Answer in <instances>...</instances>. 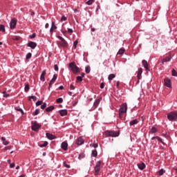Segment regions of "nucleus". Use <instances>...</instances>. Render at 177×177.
I'll return each mask as SVG.
<instances>
[{
    "label": "nucleus",
    "instance_id": "nucleus-5",
    "mask_svg": "<svg viewBox=\"0 0 177 177\" xmlns=\"http://www.w3.org/2000/svg\"><path fill=\"white\" fill-rule=\"evenodd\" d=\"M57 38L60 40L59 45L60 46H62V48H67L68 46V43L62 37V36H57Z\"/></svg>",
    "mask_w": 177,
    "mask_h": 177
},
{
    "label": "nucleus",
    "instance_id": "nucleus-53",
    "mask_svg": "<svg viewBox=\"0 0 177 177\" xmlns=\"http://www.w3.org/2000/svg\"><path fill=\"white\" fill-rule=\"evenodd\" d=\"M68 32H69L70 34H73V30L72 28H68Z\"/></svg>",
    "mask_w": 177,
    "mask_h": 177
},
{
    "label": "nucleus",
    "instance_id": "nucleus-22",
    "mask_svg": "<svg viewBox=\"0 0 177 177\" xmlns=\"http://www.w3.org/2000/svg\"><path fill=\"white\" fill-rule=\"evenodd\" d=\"M158 129L156 127H152L151 130L149 131V133H157Z\"/></svg>",
    "mask_w": 177,
    "mask_h": 177
},
{
    "label": "nucleus",
    "instance_id": "nucleus-62",
    "mask_svg": "<svg viewBox=\"0 0 177 177\" xmlns=\"http://www.w3.org/2000/svg\"><path fill=\"white\" fill-rule=\"evenodd\" d=\"M80 77H82V78H84V77H85V73H82Z\"/></svg>",
    "mask_w": 177,
    "mask_h": 177
},
{
    "label": "nucleus",
    "instance_id": "nucleus-21",
    "mask_svg": "<svg viewBox=\"0 0 177 177\" xmlns=\"http://www.w3.org/2000/svg\"><path fill=\"white\" fill-rule=\"evenodd\" d=\"M53 110H55V106H48V107H47L46 109V111L47 112V113H49V112H50V111H53Z\"/></svg>",
    "mask_w": 177,
    "mask_h": 177
},
{
    "label": "nucleus",
    "instance_id": "nucleus-51",
    "mask_svg": "<svg viewBox=\"0 0 177 177\" xmlns=\"http://www.w3.org/2000/svg\"><path fill=\"white\" fill-rule=\"evenodd\" d=\"M64 165L66 168H70V165H67V163H66V162H64Z\"/></svg>",
    "mask_w": 177,
    "mask_h": 177
},
{
    "label": "nucleus",
    "instance_id": "nucleus-39",
    "mask_svg": "<svg viewBox=\"0 0 177 177\" xmlns=\"http://www.w3.org/2000/svg\"><path fill=\"white\" fill-rule=\"evenodd\" d=\"M32 56V54H31V53H28L26 57V60H28Z\"/></svg>",
    "mask_w": 177,
    "mask_h": 177
},
{
    "label": "nucleus",
    "instance_id": "nucleus-45",
    "mask_svg": "<svg viewBox=\"0 0 177 177\" xmlns=\"http://www.w3.org/2000/svg\"><path fill=\"white\" fill-rule=\"evenodd\" d=\"M77 45H78V41L76 40L73 42V48L75 49L77 48Z\"/></svg>",
    "mask_w": 177,
    "mask_h": 177
},
{
    "label": "nucleus",
    "instance_id": "nucleus-57",
    "mask_svg": "<svg viewBox=\"0 0 177 177\" xmlns=\"http://www.w3.org/2000/svg\"><path fill=\"white\" fill-rule=\"evenodd\" d=\"M10 168H15V163H11V164L10 165Z\"/></svg>",
    "mask_w": 177,
    "mask_h": 177
},
{
    "label": "nucleus",
    "instance_id": "nucleus-50",
    "mask_svg": "<svg viewBox=\"0 0 177 177\" xmlns=\"http://www.w3.org/2000/svg\"><path fill=\"white\" fill-rule=\"evenodd\" d=\"M3 97H9V94H5L6 93V91H3Z\"/></svg>",
    "mask_w": 177,
    "mask_h": 177
},
{
    "label": "nucleus",
    "instance_id": "nucleus-64",
    "mask_svg": "<svg viewBox=\"0 0 177 177\" xmlns=\"http://www.w3.org/2000/svg\"><path fill=\"white\" fill-rule=\"evenodd\" d=\"M17 111H20L21 113H24L23 109H17Z\"/></svg>",
    "mask_w": 177,
    "mask_h": 177
},
{
    "label": "nucleus",
    "instance_id": "nucleus-59",
    "mask_svg": "<svg viewBox=\"0 0 177 177\" xmlns=\"http://www.w3.org/2000/svg\"><path fill=\"white\" fill-rule=\"evenodd\" d=\"M45 28H49V24H46Z\"/></svg>",
    "mask_w": 177,
    "mask_h": 177
},
{
    "label": "nucleus",
    "instance_id": "nucleus-40",
    "mask_svg": "<svg viewBox=\"0 0 177 177\" xmlns=\"http://www.w3.org/2000/svg\"><path fill=\"white\" fill-rule=\"evenodd\" d=\"M57 103H63V98L59 97L56 100Z\"/></svg>",
    "mask_w": 177,
    "mask_h": 177
},
{
    "label": "nucleus",
    "instance_id": "nucleus-56",
    "mask_svg": "<svg viewBox=\"0 0 177 177\" xmlns=\"http://www.w3.org/2000/svg\"><path fill=\"white\" fill-rule=\"evenodd\" d=\"M53 84H50V82H49V86H48V90L50 91V88H52V85Z\"/></svg>",
    "mask_w": 177,
    "mask_h": 177
},
{
    "label": "nucleus",
    "instance_id": "nucleus-35",
    "mask_svg": "<svg viewBox=\"0 0 177 177\" xmlns=\"http://www.w3.org/2000/svg\"><path fill=\"white\" fill-rule=\"evenodd\" d=\"M171 75L173 77H176L177 76V73H176V71L175 69H172V71H171Z\"/></svg>",
    "mask_w": 177,
    "mask_h": 177
},
{
    "label": "nucleus",
    "instance_id": "nucleus-23",
    "mask_svg": "<svg viewBox=\"0 0 177 177\" xmlns=\"http://www.w3.org/2000/svg\"><path fill=\"white\" fill-rule=\"evenodd\" d=\"M1 140H2L3 145H4V146H8V145H9V142L8 141H6V138H5V137H2Z\"/></svg>",
    "mask_w": 177,
    "mask_h": 177
},
{
    "label": "nucleus",
    "instance_id": "nucleus-2",
    "mask_svg": "<svg viewBox=\"0 0 177 177\" xmlns=\"http://www.w3.org/2000/svg\"><path fill=\"white\" fill-rule=\"evenodd\" d=\"M68 66L73 74L80 73V68L77 67L75 62L69 63Z\"/></svg>",
    "mask_w": 177,
    "mask_h": 177
},
{
    "label": "nucleus",
    "instance_id": "nucleus-1",
    "mask_svg": "<svg viewBox=\"0 0 177 177\" xmlns=\"http://www.w3.org/2000/svg\"><path fill=\"white\" fill-rule=\"evenodd\" d=\"M127 110H128V106L127 103H124L120 106V108L119 109L120 118H124V115L127 113Z\"/></svg>",
    "mask_w": 177,
    "mask_h": 177
},
{
    "label": "nucleus",
    "instance_id": "nucleus-63",
    "mask_svg": "<svg viewBox=\"0 0 177 177\" xmlns=\"http://www.w3.org/2000/svg\"><path fill=\"white\" fill-rule=\"evenodd\" d=\"M116 86H117V88H118V86H120V82H116Z\"/></svg>",
    "mask_w": 177,
    "mask_h": 177
},
{
    "label": "nucleus",
    "instance_id": "nucleus-3",
    "mask_svg": "<svg viewBox=\"0 0 177 177\" xmlns=\"http://www.w3.org/2000/svg\"><path fill=\"white\" fill-rule=\"evenodd\" d=\"M169 121H177V111H171L167 114Z\"/></svg>",
    "mask_w": 177,
    "mask_h": 177
},
{
    "label": "nucleus",
    "instance_id": "nucleus-30",
    "mask_svg": "<svg viewBox=\"0 0 177 177\" xmlns=\"http://www.w3.org/2000/svg\"><path fill=\"white\" fill-rule=\"evenodd\" d=\"M85 72L86 73V74H89V73H91V66H86Z\"/></svg>",
    "mask_w": 177,
    "mask_h": 177
},
{
    "label": "nucleus",
    "instance_id": "nucleus-12",
    "mask_svg": "<svg viewBox=\"0 0 177 177\" xmlns=\"http://www.w3.org/2000/svg\"><path fill=\"white\" fill-rule=\"evenodd\" d=\"M46 138L49 139V140H53L54 139H56V136H55L53 134H50L49 133H46Z\"/></svg>",
    "mask_w": 177,
    "mask_h": 177
},
{
    "label": "nucleus",
    "instance_id": "nucleus-60",
    "mask_svg": "<svg viewBox=\"0 0 177 177\" xmlns=\"http://www.w3.org/2000/svg\"><path fill=\"white\" fill-rule=\"evenodd\" d=\"M59 88L61 91H63V89H64V87L63 86H60Z\"/></svg>",
    "mask_w": 177,
    "mask_h": 177
},
{
    "label": "nucleus",
    "instance_id": "nucleus-49",
    "mask_svg": "<svg viewBox=\"0 0 177 177\" xmlns=\"http://www.w3.org/2000/svg\"><path fill=\"white\" fill-rule=\"evenodd\" d=\"M54 70L55 71H59V66H57V64L54 65Z\"/></svg>",
    "mask_w": 177,
    "mask_h": 177
},
{
    "label": "nucleus",
    "instance_id": "nucleus-18",
    "mask_svg": "<svg viewBox=\"0 0 177 177\" xmlns=\"http://www.w3.org/2000/svg\"><path fill=\"white\" fill-rule=\"evenodd\" d=\"M143 73V69H142V68H138V72L137 74V77L138 78V80H140V78H142V73Z\"/></svg>",
    "mask_w": 177,
    "mask_h": 177
},
{
    "label": "nucleus",
    "instance_id": "nucleus-46",
    "mask_svg": "<svg viewBox=\"0 0 177 177\" xmlns=\"http://www.w3.org/2000/svg\"><path fill=\"white\" fill-rule=\"evenodd\" d=\"M51 27H53V30H57V26H56V25H55L54 21L52 22V26Z\"/></svg>",
    "mask_w": 177,
    "mask_h": 177
},
{
    "label": "nucleus",
    "instance_id": "nucleus-48",
    "mask_svg": "<svg viewBox=\"0 0 177 177\" xmlns=\"http://www.w3.org/2000/svg\"><path fill=\"white\" fill-rule=\"evenodd\" d=\"M13 147V146L10 145V146H7L5 147V150H10V149H12Z\"/></svg>",
    "mask_w": 177,
    "mask_h": 177
},
{
    "label": "nucleus",
    "instance_id": "nucleus-52",
    "mask_svg": "<svg viewBox=\"0 0 177 177\" xmlns=\"http://www.w3.org/2000/svg\"><path fill=\"white\" fill-rule=\"evenodd\" d=\"M70 89H71V91H74V89H75V87L74 86V85L71 84V85H70Z\"/></svg>",
    "mask_w": 177,
    "mask_h": 177
},
{
    "label": "nucleus",
    "instance_id": "nucleus-36",
    "mask_svg": "<svg viewBox=\"0 0 177 177\" xmlns=\"http://www.w3.org/2000/svg\"><path fill=\"white\" fill-rule=\"evenodd\" d=\"M93 2H95V0H88L87 2H86V5H88L89 6H91V5L93 3Z\"/></svg>",
    "mask_w": 177,
    "mask_h": 177
},
{
    "label": "nucleus",
    "instance_id": "nucleus-38",
    "mask_svg": "<svg viewBox=\"0 0 177 177\" xmlns=\"http://www.w3.org/2000/svg\"><path fill=\"white\" fill-rule=\"evenodd\" d=\"M24 91H25V92H28V91H30V85L26 84L25 86Z\"/></svg>",
    "mask_w": 177,
    "mask_h": 177
},
{
    "label": "nucleus",
    "instance_id": "nucleus-31",
    "mask_svg": "<svg viewBox=\"0 0 177 177\" xmlns=\"http://www.w3.org/2000/svg\"><path fill=\"white\" fill-rule=\"evenodd\" d=\"M125 52V50L123 48H120L118 52V55H124Z\"/></svg>",
    "mask_w": 177,
    "mask_h": 177
},
{
    "label": "nucleus",
    "instance_id": "nucleus-14",
    "mask_svg": "<svg viewBox=\"0 0 177 177\" xmlns=\"http://www.w3.org/2000/svg\"><path fill=\"white\" fill-rule=\"evenodd\" d=\"M46 75V71L44 70L40 75V80L42 82H45V75Z\"/></svg>",
    "mask_w": 177,
    "mask_h": 177
},
{
    "label": "nucleus",
    "instance_id": "nucleus-47",
    "mask_svg": "<svg viewBox=\"0 0 177 177\" xmlns=\"http://www.w3.org/2000/svg\"><path fill=\"white\" fill-rule=\"evenodd\" d=\"M42 103H44L43 101H37L36 102V106H41V104H42Z\"/></svg>",
    "mask_w": 177,
    "mask_h": 177
},
{
    "label": "nucleus",
    "instance_id": "nucleus-42",
    "mask_svg": "<svg viewBox=\"0 0 177 177\" xmlns=\"http://www.w3.org/2000/svg\"><path fill=\"white\" fill-rule=\"evenodd\" d=\"M39 114V109H36L35 113H32V115H38Z\"/></svg>",
    "mask_w": 177,
    "mask_h": 177
},
{
    "label": "nucleus",
    "instance_id": "nucleus-20",
    "mask_svg": "<svg viewBox=\"0 0 177 177\" xmlns=\"http://www.w3.org/2000/svg\"><path fill=\"white\" fill-rule=\"evenodd\" d=\"M154 139H157V140H158V142H160V143H162V145H164V142H162V139L158 136H155V137H152L151 138V140H154Z\"/></svg>",
    "mask_w": 177,
    "mask_h": 177
},
{
    "label": "nucleus",
    "instance_id": "nucleus-6",
    "mask_svg": "<svg viewBox=\"0 0 177 177\" xmlns=\"http://www.w3.org/2000/svg\"><path fill=\"white\" fill-rule=\"evenodd\" d=\"M102 168V162L97 161L95 164V176L99 175V172H100V169Z\"/></svg>",
    "mask_w": 177,
    "mask_h": 177
},
{
    "label": "nucleus",
    "instance_id": "nucleus-33",
    "mask_svg": "<svg viewBox=\"0 0 177 177\" xmlns=\"http://www.w3.org/2000/svg\"><path fill=\"white\" fill-rule=\"evenodd\" d=\"M31 99H32L33 102H37V97L34 95H31L29 97V100L31 101Z\"/></svg>",
    "mask_w": 177,
    "mask_h": 177
},
{
    "label": "nucleus",
    "instance_id": "nucleus-26",
    "mask_svg": "<svg viewBox=\"0 0 177 177\" xmlns=\"http://www.w3.org/2000/svg\"><path fill=\"white\" fill-rule=\"evenodd\" d=\"M138 120L135 119V120H133L130 121L129 124L131 126L136 125V124H138Z\"/></svg>",
    "mask_w": 177,
    "mask_h": 177
},
{
    "label": "nucleus",
    "instance_id": "nucleus-27",
    "mask_svg": "<svg viewBox=\"0 0 177 177\" xmlns=\"http://www.w3.org/2000/svg\"><path fill=\"white\" fill-rule=\"evenodd\" d=\"M158 174L159 176H162V175H164V174H165V170H164V169H161L160 170H159L158 171Z\"/></svg>",
    "mask_w": 177,
    "mask_h": 177
},
{
    "label": "nucleus",
    "instance_id": "nucleus-43",
    "mask_svg": "<svg viewBox=\"0 0 177 177\" xmlns=\"http://www.w3.org/2000/svg\"><path fill=\"white\" fill-rule=\"evenodd\" d=\"M46 106H47L46 102H44L42 105H41L40 107L41 110H44V109H46Z\"/></svg>",
    "mask_w": 177,
    "mask_h": 177
},
{
    "label": "nucleus",
    "instance_id": "nucleus-25",
    "mask_svg": "<svg viewBox=\"0 0 177 177\" xmlns=\"http://www.w3.org/2000/svg\"><path fill=\"white\" fill-rule=\"evenodd\" d=\"M56 80H57V75H54L53 77L51 79V80L50 81V84H55Z\"/></svg>",
    "mask_w": 177,
    "mask_h": 177
},
{
    "label": "nucleus",
    "instance_id": "nucleus-8",
    "mask_svg": "<svg viewBox=\"0 0 177 177\" xmlns=\"http://www.w3.org/2000/svg\"><path fill=\"white\" fill-rule=\"evenodd\" d=\"M17 24V19L16 18H12L10 22V28L11 30H15Z\"/></svg>",
    "mask_w": 177,
    "mask_h": 177
},
{
    "label": "nucleus",
    "instance_id": "nucleus-61",
    "mask_svg": "<svg viewBox=\"0 0 177 177\" xmlns=\"http://www.w3.org/2000/svg\"><path fill=\"white\" fill-rule=\"evenodd\" d=\"M99 9H100V6H97L96 8V12H97V10H99Z\"/></svg>",
    "mask_w": 177,
    "mask_h": 177
},
{
    "label": "nucleus",
    "instance_id": "nucleus-17",
    "mask_svg": "<svg viewBox=\"0 0 177 177\" xmlns=\"http://www.w3.org/2000/svg\"><path fill=\"white\" fill-rule=\"evenodd\" d=\"M137 165H138V169H140L141 171H143V169H145V168H146V165H145L144 162L138 163Z\"/></svg>",
    "mask_w": 177,
    "mask_h": 177
},
{
    "label": "nucleus",
    "instance_id": "nucleus-32",
    "mask_svg": "<svg viewBox=\"0 0 177 177\" xmlns=\"http://www.w3.org/2000/svg\"><path fill=\"white\" fill-rule=\"evenodd\" d=\"M48 145V142L47 141H45L43 144H41L39 145V147H46Z\"/></svg>",
    "mask_w": 177,
    "mask_h": 177
},
{
    "label": "nucleus",
    "instance_id": "nucleus-44",
    "mask_svg": "<svg viewBox=\"0 0 177 177\" xmlns=\"http://www.w3.org/2000/svg\"><path fill=\"white\" fill-rule=\"evenodd\" d=\"M67 21V17L63 15L62 17H61V21Z\"/></svg>",
    "mask_w": 177,
    "mask_h": 177
},
{
    "label": "nucleus",
    "instance_id": "nucleus-7",
    "mask_svg": "<svg viewBox=\"0 0 177 177\" xmlns=\"http://www.w3.org/2000/svg\"><path fill=\"white\" fill-rule=\"evenodd\" d=\"M32 130L35 131V132H37V131H39V129L41 128V124H38V122H32Z\"/></svg>",
    "mask_w": 177,
    "mask_h": 177
},
{
    "label": "nucleus",
    "instance_id": "nucleus-41",
    "mask_svg": "<svg viewBox=\"0 0 177 177\" xmlns=\"http://www.w3.org/2000/svg\"><path fill=\"white\" fill-rule=\"evenodd\" d=\"M76 79H77V82H81L82 81V77L81 76H77Z\"/></svg>",
    "mask_w": 177,
    "mask_h": 177
},
{
    "label": "nucleus",
    "instance_id": "nucleus-4",
    "mask_svg": "<svg viewBox=\"0 0 177 177\" xmlns=\"http://www.w3.org/2000/svg\"><path fill=\"white\" fill-rule=\"evenodd\" d=\"M104 135H105L107 138H117V136H120V133L115 131H105L104 132Z\"/></svg>",
    "mask_w": 177,
    "mask_h": 177
},
{
    "label": "nucleus",
    "instance_id": "nucleus-55",
    "mask_svg": "<svg viewBox=\"0 0 177 177\" xmlns=\"http://www.w3.org/2000/svg\"><path fill=\"white\" fill-rule=\"evenodd\" d=\"M100 87L101 89H103L104 88V83H101Z\"/></svg>",
    "mask_w": 177,
    "mask_h": 177
},
{
    "label": "nucleus",
    "instance_id": "nucleus-34",
    "mask_svg": "<svg viewBox=\"0 0 177 177\" xmlns=\"http://www.w3.org/2000/svg\"><path fill=\"white\" fill-rule=\"evenodd\" d=\"M91 147H94V149H97V147H99V145L97 144H95V143H92L90 145Z\"/></svg>",
    "mask_w": 177,
    "mask_h": 177
},
{
    "label": "nucleus",
    "instance_id": "nucleus-11",
    "mask_svg": "<svg viewBox=\"0 0 177 177\" xmlns=\"http://www.w3.org/2000/svg\"><path fill=\"white\" fill-rule=\"evenodd\" d=\"M142 65L144 66V68L147 71H150V68H149V64L147 63V61L143 59L142 61Z\"/></svg>",
    "mask_w": 177,
    "mask_h": 177
},
{
    "label": "nucleus",
    "instance_id": "nucleus-54",
    "mask_svg": "<svg viewBox=\"0 0 177 177\" xmlns=\"http://www.w3.org/2000/svg\"><path fill=\"white\" fill-rule=\"evenodd\" d=\"M30 38L32 39V38H35V37H37V34L35 33H33L32 35H31L30 36Z\"/></svg>",
    "mask_w": 177,
    "mask_h": 177
},
{
    "label": "nucleus",
    "instance_id": "nucleus-15",
    "mask_svg": "<svg viewBox=\"0 0 177 177\" xmlns=\"http://www.w3.org/2000/svg\"><path fill=\"white\" fill-rule=\"evenodd\" d=\"M61 147L63 150H64L66 151V150H67V147H68V144H67L66 142H63L61 144Z\"/></svg>",
    "mask_w": 177,
    "mask_h": 177
},
{
    "label": "nucleus",
    "instance_id": "nucleus-10",
    "mask_svg": "<svg viewBox=\"0 0 177 177\" xmlns=\"http://www.w3.org/2000/svg\"><path fill=\"white\" fill-rule=\"evenodd\" d=\"M28 46L29 48H31V49H35V48H37V43L34 42V41H30L28 44Z\"/></svg>",
    "mask_w": 177,
    "mask_h": 177
},
{
    "label": "nucleus",
    "instance_id": "nucleus-16",
    "mask_svg": "<svg viewBox=\"0 0 177 177\" xmlns=\"http://www.w3.org/2000/svg\"><path fill=\"white\" fill-rule=\"evenodd\" d=\"M59 113L61 117H64V115H67V110L66 109L59 110Z\"/></svg>",
    "mask_w": 177,
    "mask_h": 177
},
{
    "label": "nucleus",
    "instance_id": "nucleus-58",
    "mask_svg": "<svg viewBox=\"0 0 177 177\" xmlns=\"http://www.w3.org/2000/svg\"><path fill=\"white\" fill-rule=\"evenodd\" d=\"M55 29H53V26H51V28H50V32H53V30H54Z\"/></svg>",
    "mask_w": 177,
    "mask_h": 177
},
{
    "label": "nucleus",
    "instance_id": "nucleus-24",
    "mask_svg": "<svg viewBox=\"0 0 177 177\" xmlns=\"http://www.w3.org/2000/svg\"><path fill=\"white\" fill-rule=\"evenodd\" d=\"M114 78H115V74H110L109 76H108V80L109 81H112V80H114Z\"/></svg>",
    "mask_w": 177,
    "mask_h": 177
},
{
    "label": "nucleus",
    "instance_id": "nucleus-28",
    "mask_svg": "<svg viewBox=\"0 0 177 177\" xmlns=\"http://www.w3.org/2000/svg\"><path fill=\"white\" fill-rule=\"evenodd\" d=\"M92 157H97V151L96 149H94L91 152Z\"/></svg>",
    "mask_w": 177,
    "mask_h": 177
},
{
    "label": "nucleus",
    "instance_id": "nucleus-37",
    "mask_svg": "<svg viewBox=\"0 0 177 177\" xmlns=\"http://www.w3.org/2000/svg\"><path fill=\"white\" fill-rule=\"evenodd\" d=\"M0 31H2L3 32H5V26L0 24Z\"/></svg>",
    "mask_w": 177,
    "mask_h": 177
},
{
    "label": "nucleus",
    "instance_id": "nucleus-13",
    "mask_svg": "<svg viewBox=\"0 0 177 177\" xmlns=\"http://www.w3.org/2000/svg\"><path fill=\"white\" fill-rule=\"evenodd\" d=\"M84 139H82V137L78 138L76 140V144L78 145V146H81V145H84Z\"/></svg>",
    "mask_w": 177,
    "mask_h": 177
},
{
    "label": "nucleus",
    "instance_id": "nucleus-29",
    "mask_svg": "<svg viewBox=\"0 0 177 177\" xmlns=\"http://www.w3.org/2000/svg\"><path fill=\"white\" fill-rule=\"evenodd\" d=\"M99 103H100V100L97 99L95 101L93 106L95 109L97 107V106H99Z\"/></svg>",
    "mask_w": 177,
    "mask_h": 177
},
{
    "label": "nucleus",
    "instance_id": "nucleus-19",
    "mask_svg": "<svg viewBox=\"0 0 177 177\" xmlns=\"http://www.w3.org/2000/svg\"><path fill=\"white\" fill-rule=\"evenodd\" d=\"M170 61H171V56L169 55V56L166 57L165 58H164L162 60L161 63H162V64H164L165 63H167V62H170Z\"/></svg>",
    "mask_w": 177,
    "mask_h": 177
},
{
    "label": "nucleus",
    "instance_id": "nucleus-9",
    "mask_svg": "<svg viewBox=\"0 0 177 177\" xmlns=\"http://www.w3.org/2000/svg\"><path fill=\"white\" fill-rule=\"evenodd\" d=\"M164 86H167V88H171V79L165 78L164 80Z\"/></svg>",
    "mask_w": 177,
    "mask_h": 177
}]
</instances>
